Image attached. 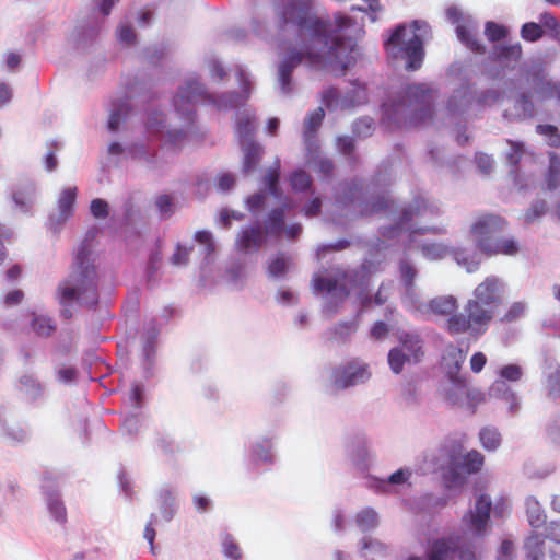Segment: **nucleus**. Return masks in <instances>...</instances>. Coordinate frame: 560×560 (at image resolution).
I'll return each mask as SVG.
<instances>
[{"instance_id": "obj_51", "label": "nucleus", "mask_w": 560, "mask_h": 560, "mask_svg": "<svg viewBox=\"0 0 560 560\" xmlns=\"http://www.w3.org/2000/svg\"><path fill=\"white\" fill-rule=\"evenodd\" d=\"M508 142L511 144V151L506 154V160L511 165L510 174L513 176L515 184L518 185L520 180L517 165L523 154V143L511 140Z\"/></svg>"}, {"instance_id": "obj_23", "label": "nucleus", "mask_w": 560, "mask_h": 560, "mask_svg": "<svg viewBox=\"0 0 560 560\" xmlns=\"http://www.w3.org/2000/svg\"><path fill=\"white\" fill-rule=\"evenodd\" d=\"M411 476V469L404 467L393 472L387 479L369 476L365 486L376 493H390L396 486L408 483Z\"/></svg>"}, {"instance_id": "obj_4", "label": "nucleus", "mask_w": 560, "mask_h": 560, "mask_svg": "<svg viewBox=\"0 0 560 560\" xmlns=\"http://www.w3.org/2000/svg\"><path fill=\"white\" fill-rule=\"evenodd\" d=\"M503 292L504 284L499 278H486L476 287L462 313L445 320L444 329L451 336L468 334L472 338H479L485 335L502 303Z\"/></svg>"}, {"instance_id": "obj_30", "label": "nucleus", "mask_w": 560, "mask_h": 560, "mask_svg": "<svg viewBox=\"0 0 560 560\" xmlns=\"http://www.w3.org/2000/svg\"><path fill=\"white\" fill-rule=\"evenodd\" d=\"M255 114L249 110H244L237 114L236 118V136L240 142V145H244L248 143V141H254L255 133Z\"/></svg>"}, {"instance_id": "obj_8", "label": "nucleus", "mask_w": 560, "mask_h": 560, "mask_svg": "<svg viewBox=\"0 0 560 560\" xmlns=\"http://www.w3.org/2000/svg\"><path fill=\"white\" fill-rule=\"evenodd\" d=\"M335 205L351 217H370L392 208L393 200L384 194L368 197L362 180L355 178L335 188Z\"/></svg>"}, {"instance_id": "obj_43", "label": "nucleus", "mask_w": 560, "mask_h": 560, "mask_svg": "<svg viewBox=\"0 0 560 560\" xmlns=\"http://www.w3.org/2000/svg\"><path fill=\"white\" fill-rule=\"evenodd\" d=\"M31 326L33 331L39 337H49L56 330L54 319L44 314L33 313Z\"/></svg>"}, {"instance_id": "obj_54", "label": "nucleus", "mask_w": 560, "mask_h": 560, "mask_svg": "<svg viewBox=\"0 0 560 560\" xmlns=\"http://www.w3.org/2000/svg\"><path fill=\"white\" fill-rule=\"evenodd\" d=\"M385 551V546L381 541L371 537L362 539L361 556L365 559H373L375 555H382Z\"/></svg>"}, {"instance_id": "obj_35", "label": "nucleus", "mask_w": 560, "mask_h": 560, "mask_svg": "<svg viewBox=\"0 0 560 560\" xmlns=\"http://www.w3.org/2000/svg\"><path fill=\"white\" fill-rule=\"evenodd\" d=\"M451 256L457 265L465 268L467 272L477 271L481 262L480 255L470 248L452 247Z\"/></svg>"}, {"instance_id": "obj_1", "label": "nucleus", "mask_w": 560, "mask_h": 560, "mask_svg": "<svg viewBox=\"0 0 560 560\" xmlns=\"http://www.w3.org/2000/svg\"><path fill=\"white\" fill-rule=\"evenodd\" d=\"M312 9V0H280L275 7L279 30L298 37L278 68V83L284 95L293 92L292 72L301 63L342 75L357 59V43L348 35L352 20L340 13L334 21L324 20L315 16Z\"/></svg>"}, {"instance_id": "obj_32", "label": "nucleus", "mask_w": 560, "mask_h": 560, "mask_svg": "<svg viewBox=\"0 0 560 560\" xmlns=\"http://www.w3.org/2000/svg\"><path fill=\"white\" fill-rule=\"evenodd\" d=\"M280 168L281 161L279 158H277L261 178V184L266 189L265 191L268 192V195L273 196L278 200L283 199V194L279 186Z\"/></svg>"}, {"instance_id": "obj_25", "label": "nucleus", "mask_w": 560, "mask_h": 560, "mask_svg": "<svg viewBox=\"0 0 560 560\" xmlns=\"http://www.w3.org/2000/svg\"><path fill=\"white\" fill-rule=\"evenodd\" d=\"M0 427L2 434L11 441L23 442L27 438V431L20 422L16 412L10 408H0Z\"/></svg>"}, {"instance_id": "obj_40", "label": "nucleus", "mask_w": 560, "mask_h": 560, "mask_svg": "<svg viewBox=\"0 0 560 560\" xmlns=\"http://www.w3.org/2000/svg\"><path fill=\"white\" fill-rule=\"evenodd\" d=\"M159 511L164 522H171L177 512L175 497L168 488H163L158 498Z\"/></svg>"}, {"instance_id": "obj_29", "label": "nucleus", "mask_w": 560, "mask_h": 560, "mask_svg": "<svg viewBox=\"0 0 560 560\" xmlns=\"http://www.w3.org/2000/svg\"><path fill=\"white\" fill-rule=\"evenodd\" d=\"M291 203L288 198L282 199L279 208L272 209L265 221V229L269 235L278 236L284 230L285 213L291 210Z\"/></svg>"}, {"instance_id": "obj_37", "label": "nucleus", "mask_w": 560, "mask_h": 560, "mask_svg": "<svg viewBox=\"0 0 560 560\" xmlns=\"http://www.w3.org/2000/svg\"><path fill=\"white\" fill-rule=\"evenodd\" d=\"M429 308L435 315L447 316V319L460 313L457 312V300L453 295L432 299L429 303Z\"/></svg>"}, {"instance_id": "obj_20", "label": "nucleus", "mask_w": 560, "mask_h": 560, "mask_svg": "<svg viewBox=\"0 0 560 560\" xmlns=\"http://www.w3.org/2000/svg\"><path fill=\"white\" fill-rule=\"evenodd\" d=\"M417 275L418 270L407 257L399 260V277L405 288L402 304L413 311L419 310L421 305L415 290V279Z\"/></svg>"}, {"instance_id": "obj_21", "label": "nucleus", "mask_w": 560, "mask_h": 560, "mask_svg": "<svg viewBox=\"0 0 560 560\" xmlns=\"http://www.w3.org/2000/svg\"><path fill=\"white\" fill-rule=\"evenodd\" d=\"M42 490L50 517L60 525L66 524L67 511L58 493L55 479L48 475H44Z\"/></svg>"}, {"instance_id": "obj_46", "label": "nucleus", "mask_w": 560, "mask_h": 560, "mask_svg": "<svg viewBox=\"0 0 560 560\" xmlns=\"http://www.w3.org/2000/svg\"><path fill=\"white\" fill-rule=\"evenodd\" d=\"M525 506L530 526L535 528L540 527L545 523L546 516L539 502L535 498L529 497L525 501Z\"/></svg>"}, {"instance_id": "obj_57", "label": "nucleus", "mask_w": 560, "mask_h": 560, "mask_svg": "<svg viewBox=\"0 0 560 560\" xmlns=\"http://www.w3.org/2000/svg\"><path fill=\"white\" fill-rule=\"evenodd\" d=\"M536 131L545 136L547 138V143L550 147L559 148L560 147V131L553 125H537Z\"/></svg>"}, {"instance_id": "obj_55", "label": "nucleus", "mask_w": 560, "mask_h": 560, "mask_svg": "<svg viewBox=\"0 0 560 560\" xmlns=\"http://www.w3.org/2000/svg\"><path fill=\"white\" fill-rule=\"evenodd\" d=\"M143 420L140 413L128 415L124 418L121 430L130 439L135 438L142 427Z\"/></svg>"}, {"instance_id": "obj_7", "label": "nucleus", "mask_w": 560, "mask_h": 560, "mask_svg": "<svg viewBox=\"0 0 560 560\" xmlns=\"http://www.w3.org/2000/svg\"><path fill=\"white\" fill-rule=\"evenodd\" d=\"M441 214L440 206L434 200H429L423 197H416L406 207L402 208L398 220L386 226L380 228V234L386 240H396L402 234L407 233L409 237V245L416 234H443L444 230L436 226H417L416 220H424L439 217Z\"/></svg>"}, {"instance_id": "obj_11", "label": "nucleus", "mask_w": 560, "mask_h": 560, "mask_svg": "<svg viewBox=\"0 0 560 560\" xmlns=\"http://www.w3.org/2000/svg\"><path fill=\"white\" fill-rule=\"evenodd\" d=\"M466 353L457 346L448 345L442 357V368L451 387L446 389V399L452 405L459 404L468 396L467 376L460 373Z\"/></svg>"}, {"instance_id": "obj_5", "label": "nucleus", "mask_w": 560, "mask_h": 560, "mask_svg": "<svg viewBox=\"0 0 560 560\" xmlns=\"http://www.w3.org/2000/svg\"><path fill=\"white\" fill-rule=\"evenodd\" d=\"M433 90L427 83L402 86L395 100L382 105V124L389 130L425 124L433 116Z\"/></svg>"}, {"instance_id": "obj_34", "label": "nucleus", "mask_w": 560, "mask_h": 560, "mask_svg": "<svg viewBox=\"0 0 560 560\" xmlns=\"http://www.w3.org/2000/svg\"><path fill=\"white\" fill-rule=\"evenodd\" d=\"M489 394L492 397L503 399L509 404V412L511 415H516L520 410V399L513 393L506 382L503 380H497L489 389Z\"/></svg>"}, {"instance_id": "obj_10", "label": "nucleus", "mask_w": 560, "mask_h": 560, "mask_svg": "<svg viewBox=\"0 0 560 560\" xmlns=\"http://www.w3.org/2000/svg\"><path fill=\"white\" fill-rule=\"evenodd\" d=\"M352 272H338L336 278H326L315 275L312 279V289L315 294H326L323 313L334 316L346 301L351 289Z\"/></svg>"}, {"instance_id": "obj_64", "label": "nucleus", "mask_w": 560, "mask_h": 560, "mask_svg": "<svg viewBox=\"0 0 560 560\" xmlns=\"http://www.w3.org/2000/svg\"><path fill=\"white\" fill-rule=\"evenodd\" d=\"M485 35L489 42H499L508 36V28L494 22H487L485 25Z\"/></svg>"}, {"instance_id": "obj_61", "label": "nucleus", "mask_w": 560, "mask_h": 560, "mask_svg": "<svg viewBox=\"0 0 560 560\" xmlns=\"http://www.w3.org/2000/svg\"><path fill=\"white\" fill-rule=\"evenodd\" d=\"M542 35V26L535 22L525 23L521 28V37L526 42H537Z\"/></svg>"}, {"instance_id": "obj_38", "label": "nucleus", "mask_w": 560, "mask_h": 560, "mask_svg": "<svg viewBox=\"0 0 560 560\" xmlns=\"http://www.w3.org/2000/svg\"><path fill=\"white\" fill-rule=\"evenodd\" d=\"M158 336L159 329L154 325L147 327L142 336V357L144 360V369L147 373L149 372L150 366L153 364Z\"/></svg>"}, {"instance_id": "obj_17", "label": "nucleus", "mask_w": 560, "mask_h": 560, "mask_svg": "<svg viewBox=\"0 0 560 560\" xmlns=\"http://www.w3.org/2000/svg\"><path fill=\"white\" fill-rule=\"evenodd\" d=\"M483 455L475 450L465 455H450L448 471L444 475L445 481L448 486L457 483L460 479V475H470L479 471L483 465Z\"/></svg>"}, {"instance_id": "obj_58", "label": "nucleus", "mask_w": 560, "mask_h": 560, "mask_svg": "<svg viewBox=\"0 0 560 560\" xmlns=\"http://www.w3.org/2000/svg\"><path fill=\"white\" fill-rule=\"evenodd\" d=\"M546 377L547 396L556 400L560 397V369L547 373Z\"/></svg>"}, {"instance_id": "obj_15", "label": "nucleus", "mask_w": 560, "mask_h": 560, "mask_svg": "<svg viewBox=\"0 0 560 560\" xmlns=\"http://www.w3.org/2000/svg\"><path fill=\"white\" fill-rule=\"evenodd\" d=\"M323 104L329 109H348L363 105L368 102L366 86L360 81L351 82V88L345 94L334 88H327L322 95Z\"/></svg>"}, {"instance_id": "obj_41", "label": "nucleus", "mask_w": 560, "mask_h": 560, "mask_svg": "<svg viewBox=\"0 0 560 560\" xmlns=\"http://www.w3.org/2000/svg\"><path fill=\"white\" fill-rule=\"evenodd\" d=\"M524 549L527 560H544L545 540L540 535L532 534L526 538Z\"/></svg>"}, {"instance_id": "obj_50", "label": "nucleus", "mask_w": 560, "mask_h": 560, "mask_svg": "<svg viewBox=\"0 0 560 560\" xmlns=\"http://www.w3.org/2000/svg\"><path fill=\"white\" fill-rule=\"evenodd\" d=\"M292 190L295 192H304L312 187V177L303 170H295L289 176Z\"/></svg>"}, {"instance_id": "obj_42", "label": "nucleus", "mask_w": 560, "mask_h": 560, "mask_svg": "<svg viewBox=\"0 0 560 560\" xmlns=\"http://www.w3.org/2000/svg\"><path fill=\"white\" fill-rule=\"evenodd\" d=\"M495 59L509 66L511 62H517L522 57V46L520 43L506 46L495 47Z\"/></svg>"}, {"instance_id": "obj_18", "label": "nucleus", "mask_w": 560, "mask_h": 560, "mask_svg": "<svg viewBox=\"0 0 560 560\" xmlns=\"http://www.w3.org/2000/svg\"><path fill=\"white\" fill-rule=\"evenodd\" d=\"M370 376L371 374L368 371L366 365L350 362L345 366L336 368L332 371L331 384L329 385L328 390L331 394H336L340 389H346L348 387L365 383Z\"/></svg>"}, {"instance_id": "obj_24", "label": "nucleus", "mask_w": 560, "mask_h": 560, "mask_svg": "<svg viewBox=\"0 0 560 560\" xmlns=\"http://www.w3.org/2000/svg\"><path fill=\"white\" fill-rule=\"evenodd\" d=\"M459 536L450 535L432 539L427 549V560H453L458 548Z\"/></svg>"}, {"instance_id": "obj_53", "label": "nucleus", "mask_w": 560, "mask_h": 560, "mask_svg": "<svg viewBox=\"0 0 560 560\" xmlns=\"http://www.w3.org/2000/svg\"><path fill=\"white\" fill-rule=\"evenodd\" d=\"M222 553L230 560H241L242 551L238 544L231 534L224 533L221 536Z\"/></svg>"}, {"instance_id": "obj_52", "label": "nucleus", "mask_w": 560, "mask_h": 560, "mask_svg": "<svg viewBox=\"0 0 560 560\" xmlns=\"http://www.w3.org/2000/svg\"><path fill=\"white\" fill-rule=\"evenodd\" d=\"M452 248L441 243H425L421 245L422 255L430 260H439L451 255Z\"/></svg>"}, {"instance_id": "obj_36", "label": "nucleus", "mask_w": 560, "mask_h": 560, "mask_svg": "<svg viewBox=\"0 0 560 560\" xmlns=\"http://www.w3.org/2000/svg\"><path fill=\"white\" fill-rule=\"evenodd\" d=\"M273 454L271 452V442L268 439H264L259 442L254 443L249 451V464L258 466L260 464H272Z\"/></svg>"}, {"instance_id": "obj_56", "label": "nucleus", "mask_w": 560, "mask_h": 560, "mask_svg": "<svg viewBox=\"0 0 560 560\" xmlns=\"http://www.w3.org/2000/svg\"><path fill=\"white\" fill-rule=\"evenodd\" d=\"M337 149L338 151L346 155L351 165L357 163V158L354 156V140L349 136H342L337 138Z\"/></svg>"}, {"instance_id": "obj_19", "label": "nucleus", "mask_w": 560, "mask_h": 560, "mask_svg": "<svg viewBox=\"0 0 560 560\" xmlns=\"http://www.w3.org/2000/svg\"><path fill=\"white\" fill-rule=\"evenodd\" d=\"M492 502L487 494H480L474 509L469 510L463 517V524L476 537H482L487 530Z\"/></svg>"}, {"instance_id": "obj_13", "label": "nucleus", "mask_w": 560, "mask_h": 560, "mask_svg": "<svg viewBox=\"0 0 560 560\" xmlns=\"http://www.w3.org/2000/svg\"><path fill=\"white\" fill-rule=\"evenodd\" d=\"M502 93L497 89H486L471 94L467 86L455 90L447 101V112L452 116L462 115L475 105L477 109H485L497 104Z\"/></svg>"}, {"instance_id": "obj_49", "label": "nucleus", "mask_w": 560, "mask_h": 560, "mask_svg": "<svg viewBox=\"0 0 560 560\" xmlns=\"http://www.w3.org/2000/svg\"><path fill=\"white\" fill-rule=\"evenodd\" d=\"M126 153L130 159L143 161L148 166L154 165V154L143 143H132L126 148Z\"/></svg>"}, {"instance_id": "obj_14", "label": "nucleus", "mask_w": 560, "mask_h": 560, "mask_svg": "<svg viewBox=\"0 0 560 560\" xmlns=\"http://www.w3.org/2000/svg\"><path fill=\"white\" fill-rule=\"evenodd\" d=\"M446 19L456 25L458 40L474 52H483L485 47L479 40V24L470 15H464L457 7L446 9Z\"/></svg>"}, {"instance_id": "obj_22", "label": "nucleus", "mask_w": 560, "mask_h": 560, "mask_svg": "<svg viewBox=\"0 0 560 560\" xmlns=\"http://www.w3.org/2000/svg\"><path fill=\"white\" fill-rule=\"evenodd\" d=\"M77 191V187H67L60 192L57 201L58 213L49 215V228L54 232L59 231L72 217Z\"/></svg>"}, {"instance_id": "obj_60", "label": "nucleus", "mask_w": 560, "mask_h": 560, "mask_svg": "<svg viewBox=\"0 0 560 560\" xmlns=\"http://www.w3.org/2000/svg\"><path fill=\"white\" fill-rule=\"evenodd\" d=\"M195 241L205 246L203 255H205V258L208 259L213 254V252L215 249L212 233L207 230L197 231L195 233Z\"/></svg>"}, {"instance_id": "obj_27", "label": "nucleus", "mask_w": 560, "mask_h": 560, "mask_svg": "<svg viewBox=\"0 0 560 560\" xmlns=\"http://www.w3.org/2000/svg\"><path fill=\"white\" fill-rule=\"evenodd\" d=\"M36 196L37 187L31 180L20 183L12 189V201L15 208L23 213L32 212Z\"/></svg>"}, {"instance_id": "obj_39", "label": "nucleus", "mask_w": 560, "mask_h": 560, "mask_svg": "<svg viewBox=\"0 0 560 560\" xmlns=\"http://www.w3.org/2000/svg\"><path fill=\"white\" fill-rule=\"evenodd\" d=\"M241 148L244 152L243 172L248 174L253 172L260 162L264 148L255 141H248V143L241 145Z\"/></svg>"}, {"instance_id": "obj_59", "label": "nucleus", "mask_w": 560, "mask_h": 560, "mask_svg": "<svg viewBox=\"0 0 560 560\" xmlns=\"http://www.w3.org/2000/svg\"><path fill=\"white\" fill-rule=\"evenodd\" d=\"M352 131L359 138H366L374 131V120L371 117H361L353 122Z\"/></svg>"}, {"instance_id": "obj_9", "label": "nucleus", "mask_w": 560, "mask_h": 560, "mask_svg": "<svg viewBox=\"0 0 560 560\" xmlns=\"http://www.w3.org/2000/svg\"><path fill=\"white\" fill-rule=\"evenodd\" d=\"M506 221L497 214H482L474 222L470 233L476 246L486 255H515L518 243L513 237H501Z\"/></svg>"}, {"instance_id": "obj_48", "label": "nucleus", "mask_w": 560, "mask_h": 560, "mask_svg": "<svg viewBox=\"0 0 560 560\" xmlns=\"http://www.w3.org/2000/svg\"><path fill=\"white\" fill-rule=\"evenodd\" d=\"M355 523L362 532H369L377 526L378 515L374 509L365 508L357 514Z\"/></svg>"}, {"instance_id": "obj_3", "label": "nucleus", "mask_w": 560, "mask_h": 560, "mask_svg": "<svg viewBox=\"0 0 560 560\" xmlns=\"http://www.w3.org/2000/svg\"><path fill=\"white\" fill-rule=\"evenodd\" d=\"M96 233V229L86 233L77 250L70 273L57 287L56 299L61 306L60 315L65 319L72 317L71 308L75 305L94 307L98 303L97 272L95 266L90 261V242Z\"/></svg>"}, {"instance_id": "obj_63", "label": "nucleus", "mask_w": 560, "mask_h": 560, "mask_svg": "<svg viewBox=\"0 0 560 560\" xmlns=\"http://www.w3.org/2000/svg\"><path fill=\"white\" fill-rule=\"evenodd\" d=\"M357 329V320L351 322H341L337 326H335L329 334H331V338L346 340L348 339Z\"/></svg>"}, {"instance_id": "obj_62", "label": "nucleus", "mask_w": 560, "mask_h": 560, "mask_svg": "<svg viewBox=\"0 0 560 560\" xmlns=\"http://www.w3.org/2000/svg\"><path fill=\"white\" fill-rule=\"evenodd\" d=\"M325 112L322 107L316 108L304 120V130L303 132H312L316 133L317 129L320 127L322 121L324 119Z\"/></svg>"}, {"instance_id": "obj_45", "label": "nucleus", "mask_w": 560, "mask_h": 560, "mask_svg": "<svg viewBox=\"0 0 560 560\" xmlns=\"http://www.w3.org/2000/svg\"><path fill=\"white\" fill-rule=\"evenodd\" d=\"M482 447L489 452L495 451L502 441L499 430L494 427H485L479 431Z\"/></svg>"}, {"instance_id": "obj_28", "label": "nucleus", "mask_w": 560, "mask_h": 560, "mask_svg": "<svg viewBox=\"0 0 560 560\" xmlns=\"http://www.w3.org/2000/svg\"><path fill=\"white\" fill-rule=\"evenodd\" d=\"M535 105L530 96L526 93H522L515 100L512 109H506L503 113V117L510 121L528 119L534 116Z\"/></svg>"}, {"instance_id": "obj_47", "label": "nucleus", "mask_w": 560, "mask_h": 560, "mask_svg": "<svg viewBox=\"0 0 560 560\" xmlns=\"http://www.w3.org/2000/svg\"><path fill=\"white\" fill-rule=\"evenodd\" d=\"M101 30L98 24L88 25V26H78L72 33V40L78 46H84L88 42L96 38Z\"/></svg>"}, {"instance_id": "obj_31", "label": "nucleus", "mask_w": 560, "mask_h": 560, "mask_svg": "<svg viewBox=\"0 0 560 560\" xmlns=\"http://www.w3.org/2000/svg\"><path fill=\"white\" fill-rule=\"evenodd\" d=\"M19 392L25 400L36 402L44 396V386L31 374H24L19 380Z\"/></svg>"}, {"instance_id": "obj_33", "label": "nucleus", "mask_w": 560, "mask_h": 560, "mask_svg": "<svg viewBox=\"0 0 560 560\" xmlns=\"http://www.w3.org/2000/svg\"><path fill=\"white\" fill-rule=\"evenodd\" d=\"M129 95L124 98L113 101L109 109V119L107 128L109 131L115 132L118 130L120 124L127 118L130 113Z\"/></svg>"}, {"instance_id": "obj_6", "label": "nucleus", "mask_w": 560, "mask_h": 560, "mask_svg": "<svg viewBox=\"0 0 560 560\" xmlns=\"http://www.w3.org/2000/svg\"><path fill=\"white\" fill-rule=\"evenodd\" d=\"M429 31V24L422 20H415L409 28L405 24L397 25L384 42L387 56L394 60H404L408 71L420 69L424 57L423 37Z\"/></svg>"}, {"instance_id": "obj_16", "label": "nucleus", "mask_w": 560, "mask_h": 560, "mask_svg": "<svg viewBox=\"0 0 560 560\" xmlns=\"http://www.w3.org/2000/svg\"><path fill=\"white\" fill-rule=\"evenodd\" d=\"M526 80L540 100H555L560 106V81L551 79L542 63L533 65L527 70Z\"/></svg>"}, {"instance_id": "obj_12", "label": "nucleus", "mask_w": 560, "mask_h": 560, "mask_svg": "<svg viewBox=\"0 0 560 560\" xmlns=\"http://www.w3.org/2000/svg\"><path fill=\"white\" fill-rule=\"evenodd\" d=\"M397 338L398 345L387 355L388 365L395 374L401 373L406 363L417 364L424 357V340L419 332L404 330Z\"/></svg>"}, {"instance_id": "obj_26", "label": "nucleus", "mask_w": 560, "mask_h": 560, "mask_svg": "<svg viewBox=\"0 0 560 560\" xmlns=\"http://www.w3.org/2000/svg\"><path fill=\"white\" fill-rule=\"evenodd\" d=\"M265 242L266 236L261 226L257 223L241 230L236 238V246L244 253L257 252Z\"/></svg>"}, {"instance_id": "obj_2", "label": "nucleus", "mask_w": 560, "mask_h": 560, "mask_svg": "<svg viewBox=\"0 0 560 560\" xmlns=\"http://www.w3.org/2000/svg\"><path fill=\"white\" fill-rule=\"evenodd\" d=\"M235 70L242 90L241 93L229 92L213 95L207 91L197 74L190 75L184 81L173 97V106L178 118L183 121V127L166 130L164 139L167 144L178 147L192 132L197 104L213 106L218 110H230L245 104L252 92V83L248 73L242 66H236Z\"/></svg>"}, {"instance_id": "obj_44", "label": "nucleus", "mask_w": 560, "mask_h": 560, "mask_svg": "<svg viewBox=\"0 0 560 560\" xmlns=\"http://www.w3.org/2000/svg\"><path fill=\"white\" fill-rule=\"evenodd\" d=\"M545 180L548 190H555L560 185V156L555 152L549 153V166Z\"/></svg>"}]
</instances>
